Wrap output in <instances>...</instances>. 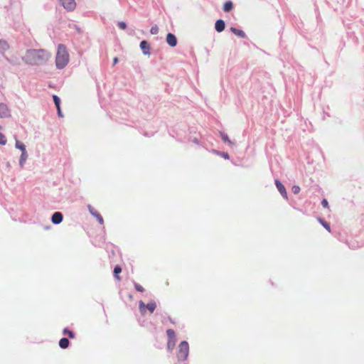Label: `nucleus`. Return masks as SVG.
I'll use <instances>...</instances> for the list:
<instances>
[{
	"label": "nucleus",
	"instance_id": "nucleus-20",
	"mask_svg": "<svg viewBox=\"0 0 364 364\" xmlns=\"http://www.w3.org/2000/svg\"><path fill=\"white\" fill-rule=\"evenodd\" d=\"M233 9V3L231 1H225L223 5V10L225 12H229Z\"/></svg>",
	"mask_w": 364,
	"mask_h": 364
},
{
	"label": "nucleus",
	"instance_id": "nucleus-29",
	"mask_svg": "<svg viewBox=\"0 0 364 364\" xmlns=\"http://www.w3.org/2000/svg\"><path fill=\"white\" fill-rule=\"evenodd\" d=\"M321 205H323V208H327L328 209L329 208V205H328V202L326 198H323L322 200H321Z\"/></svg>",
	"mask_w": 364,
	"mask_h": 364
},
{
	"label": "nucleus",
	"instance_id": "nucleus-7",
	"mask_svg": "<svg viewBox=\"0 0 364 364\" xmlns=\"http://www.w3.org/2000/svg\"><path fill=\"white\" fill-rule=\"evenodd\" d=\"M87 209L90 215L95 218L100 225L104 224L103 218L100 213L97 212V210H95V208L91 205H87Z\"/></svg>",
	"mask_w": 364,
	"mask_h": 364
},
{
	"label": "nucleus",
	"instance_id": "nucleus-30",
	"mask_svg": "<svg viewBox=\"0 0 364 364\" xmlns=\"http://www.w3.org/2000/svg\"><path fill=\"white\" fill-rule=\"evenodd\" d=\"M118 26L122 30H125L127 28V23L124 21L118 22Z\"/></svg>",
	"mask_w": 364,
	"mask_h": 364
},
{
	"label": "nucleus",
	"instance_id": "nucleus-24",
	"mask_svg": "<svg viewBox=\"0 0 364 364\" xmlns=\"http://www.w3.org/2000/svg\"><path fill=\"white\" fill-rule=\"evenodd\" d=\"M63 333L68 335L69 336V338H75L74 332L70 331V330H69L68 328H65L63 330Z\"/></svg>",
	"mask_w": 364,
	"mask_h": 364
},
{
	"label": "nucleus",
	"instance_id": "nucleus-19",
	"mask_svg": "<svg viewBox=\"0 0 364 364\" xmlns=\"http://www.w3.org/2000/svg\"><path fill=\"white\" fill-rule=\"evenodd\" d=\"M69 344L70 341L67 338H62L59 341V346L63 349L67 348L69 346Z\"/></svg>",
	"mask_w": 364,
	"mask_h": 364
},
{
	"label": "nucleus",
	"instance_id": "nucleus-1",
	"mask_svg": "<svg viewBox=\"0 0 364 364\" xmlns=\"http://www.w3.org/2000/svg\"><path fill=\"white\" fill-rule=\"evenodd\" d=\"M50 58V54L44 50H28L23 60L31 65H38L46 63Z\"/></svg>",
	"mask_w": 364,
	"mask_h": 364
},
{
	"label": "nucleus",
	"instance_id": "nucleus-14",
	"mask_svg": "<svg viewBox=\"0 0 364 364\" xmlns=\"http://www.w3.org/2000/svg\"><path fill=\"white\" fill-rule=\"evenodd\" d=\"M225 23L223 19H218L215 24V29L217 32L220 33L225 29Z\"/></svg>",
	"mask_w": 364,
	"mask_h": 364
},
{
	"label": "nucleus",
	"instance_id": "nucleus-5",
	"mask_svg": "<svg viewBox=\"0 0 364 364\" xmlns=\"http://www.w3.org/2000/svg\"><path fill=\"white\" fill-rule=\"evenodd\" d=\"M166 335L168 338L166 347L168 350L172 351L176 346V335L175 331L173 329H167L166 330Z\"/></svg>",
	"mask_w": 364,
	"mask_h": 364
},
{
	"label": "nucleus",
	"instance_id": "nucleus-8",
	"mask_svg": "<svg viewBox=\"0 0 364 364\" xmlns=\"http://www.w3.org/2000/svg\"><path fill=\"white\" fill-rule=\"evenodd\" d=\"M274 182H275L276 187L277 188L280 194L282 196V197L284 198L287 200L288 199L287 192L286 188H285L284 186L283 185V183L279 179H276Z\"/></svg>",
	"mask_w": 364,
	"mask_h": 364
},
{
	"label": "nucleus",
	"instance_id": "nucleus-6",
	"mask_svg": "<svg viewBox=\"0 0 364 364\" xmlns=\"http://www.w3.org/2000/svg\"><path fill=\"white\" fill-rule=\"evenodd\" d=\"M62 6L68 11H73L76 7L75 0H59Z\"/></svg>",
	"mask_w": 364,
	"mask_h": 364
},
{
	"label": "nucleus",
	"instance_id": "nucleus-18",
	"mask_svg": "<svg viewBox=\"0 0 364 364\" xmlns=\"http://www.w3.org/2000/svg\"><path fill=\"white\" fill-rule=\"evenodd\" d=\"M210 152L223 157L224 159L228 160L230 159L229 154L227 152L220 151L216 149H212Z\"/></svg>",
	"mask_w": 364,
	"mask_h": 364
},
{
	"label": "nucleus",
	"instance_id": "nucleus-10",
	"mask_svg": "<svg viewBox=\"0 0 364 364\" xmlns=\"http://www.w3.org/2000/svg\"><path fill=\"white\" fill-rule=\"evenodd\" d=\"M139 47L142 51V53L145 55H149L151 54V47L149 43L146 41H142L140 43Z\"/></svg>",
	"mask_w": 364,
	"mask_h": 364
},
{
	"label": "nucleus",
	"instance_id": "nucleus-35",
	"mask_svg": "<svg viewBox=\"0 0 364 364\" xmlns=\"http://www.w3.org/2000/svg\"><path fill=\"white\" fill-rule=\"evenodd\" d=\"M117 62H118V58H114L113 59V65L117 64Z\"/></svg>",
	"mask_w": 364,
	"mask_h": 364
},
{
	"label": "nucleus",
	"instance_id": "nucleus-28",
	"mask_svg": "<svg viewBox=\"0 0 364 364\" xmlns=\"http://www.w3.org/2000/svg\"><path fill=\"white\" fill-rule=\"evenodd\" d=\"M300 187L299 186L294 185L291 188V191L294 194H297L300 191Z\"/></svg>",
	"mask_w": 364,
	"mask_h": 364
},
{
	"label": "nucleus",
	"instance_id": "nucleus-27",
	"mask_svg": "<svg viewBox=\"0 0 364 364\" xmlns=\"http://www.w3.org/2000/svg\"><path fill=\"white\" fill-rule=\"evenodd\" d=\"M6 141V136L0 132V145H5Z\"/></svg>",
	"mask_w": 364,
	"mask_h": 364
},
{
	"label": "nucleus",
	"instance_id": "nucleus-26",
	"mask_svg": "<svg viewBox=\"0 0 364 364\" xmlns=\"http://www.w3.org/2000/svg\"><path fill=\"white\" fill-rule=\"evenodd\" d=\"M159 32V27L157 26V25H154L153 26L151 29H150V33L152 35H155V34H157Z\"/></svg>",
	"mask_w": 364,
	"mask_h": 364
},
{
	"label": "nucleus",
	"instance_id": "nucleus-4",
	"mask_svg": "<svg viewBox=\"0 0 364 364\" xmlns=\"http://www.w3.org/2000/svg\"><path fill=\"white\" fill-rule=\"evenodd\" d=\"M156 308V303L155 301L151 300L147 304H145L143 301H139V309L142 316L146 314V310L152 314Z\"/></svg>",
	"mask_w": 364,
	"mask_h": 364
},
{
	"label": "nucleus",
	"instance_id": "nucleus-2",
	"mask_svg": "<svg viewBox=\"0 0 364 364\" xmlns=\"http://www.w3.org/2000/svg\"><path fill=\"white\" fill-rule=\"evenodd\" d=\"M70 60L68 50L65 45L59 44L55 56V66L58 69H63L68 64Z\"/></svg>",
	"mask_w": 364,
	"mask_h": 364
},
{
	"label": "nucleus",
	"instance_id": "nucleus-12",
	"mask_svg": "<svg viewBox=\"0 0 364 364\" xmlns=\"http://www.w3.org/2000/svg\"><path fill=\"white\" fill-rule=\"evenodd\" d=\"M166 41L171 47H175L177 45V38L176 36L171 33H168L166 35Z\"/></svg>",
	"mask_w": 364,
	"mask_h": 364
},
{
	"label": "nucleus",
	"instance_id": "nucleus-31",
	"mask_svg": "<svg viewBox=\"0 0 364 364\" xmlns=\"http://www.w3.org/2000/svg\"><path fill=\"white\" fill-rule=\"evenodd\" d=\"M15 141H16V143H15V147H16V149L20 148L21 146H22V145H23V144H24L23 142H21V141H18V140L17 139V138H16V137H15Z\"/></svg>",
	"mask_w": 364,
	"mask_h": 364
},
{
	"label": "nucleus",
	"instance_id": "nucleus-15",
	"mask_svg": "<svg viewBox=\"0 0 364 364\" xmlns=\"http://www.w3.org/2000/svg\"><path fill=\"white\" fill-rule=\"evenodd\" d=\"M230 31L234 34H235L236 36H237L238 37H240L241 38H246V34H245V33L242 29L236 28L235 27H231L230 28Z\"/></svg>",
	"mask_w": 364,
	"mask_h": 364
},
{
	"label": "nucleus",
	"instance_id": "nucleus-11",
	"mask_svg": "<svg viewBox=\"0 0 364 364\" xmlns=\"http://www.w3.org/2000/svg\"><path fill=\"white\" fill-rule=\"evenodd\" d=\"M53 100L54 104H55V105L56 107V109H57L58 116L60 118H63V114L61 109H60V97L58 96H57L56 95H53Z\"/></svg>",
	"mask_w": 364,
	"mask_h": 364
},
{
	"label": "nucleus",
	"instance_id": "nucleus-13",
	"mask_svg": "<svg viewBox=\"0 0 364 364\" xmlns=\"http://www.w3.org/2000/svg\"><path fill=\"white\" fill-rule=\"evenodd\" d=\"M63 220V215L60 212H55L51 217V221L54 225L61 223Z\"/></svg>",
	"mask_w": 364,
	"mask_h": 364
},
{
	"label": "nucleus",
	"instance_id": "nucleus-3",
	"mask_svg": "<svg viewBox=\"0 0 364 364\" xmlns=\"http://www.w3.org/2000/svg\"><path fill=\"white\" fill-rule=\"evenodd\" d=\"M189 344L186 341H183L178 346L176 358L178 362H184L188 360L189 355Z\"/></svg>",
	"mask_w": 364,
	"mask_h": 364
},
{
	"label": "nucleus",
	"instance_id": "nucleus-32",
	"mask_svg": "<svg viewBox=\"0 0 364 364\" xmlns=\"http://www.w3.org/2000/svg\"><path fill=\"white\" fill-rule=\"evenodd\" d=\"M167 319L168 321L171 323L172 324L175 325L176 324V321L174 319H173L170 316H167Z\"/></svg>",
	"mask_w": 364,
	"mask_h": 364
},
{
	"label": "nucleus",
	"instance_id": "nucleus-34",
	"mask_svg": "<svg viewBox=\"0 0 364 364\" xmlns=\"http://www.w3.org/2000/svg\"><path fill=\"white\" fill-rule=\"evenodd\" d=\"M18 149L21 150V153L26 152V146L24 144Z\"/></svg>",
	"mask_w": 364,
	"mask_h": 364
},
{
	"label": "nucleus",
	"instance_id": "nucleus-9",
	"mask_svg": "<svg viewBox=\"0 0 364 364\" xmlns=\"http://www.w3.org/2000/svg\"><path fill=\"white\" fill-rule=\"evenodd\" d=\"M11 117V112L8 106L4 103H0V117L9 118Z\"/></svg>",
	"mask_w": 364,
	"mask_h": 364
},
{
	"label": "nucleus",
	"instance_id": "nucleus-17",
	"mask_svg": "<svg viewBox=\"0 0 364 364\" xmlns=\"http://www.w3.org/2000/svg\"><path fill=\"white\" fill-rule=\"evenodd\" d=\"M220 137L222 139V140L225 142V143H227L229 145H231V146H233L235 144L234 142H232L230 139H229V136L228 135L225 133V132H220Z\"/></svg>",
	"mask_w": 364,
	"mask_h": 364
},
{
	"label": "nucleus",
	"instance_id": "nucleus-23",
	"mask_svg": "<svg viewBox=\"0 0 364 364\" xmlns=\"http://www.w3.org/2000/svg\"><path fill=\"white\" fill-rule=\"evenodd\" d=\"M9 48V46L4 40H0V50L6 51Z\"/></svg>",
	"mask_w": 364,
	"mask_h": 364
},
{
	"label": "nucleus",
	"instance_id": "nucleus-22",
	"mask_svg": "<svg viewBox=\"0 0 364 364\" xmlns=\"http://www.w3.org/2000/svg\"><path fill=\"white\" fill-rule=\"evenodd\" d=\"M121 272H122L121 267L119 265H117L114 269V277L118 281H119L121 279V278L119 276V274L121 273Z\"/></svg>",
	"mask_w": 364,
	"mask_h": 364
},
{
	"label": "nucleus",
	"instance_id": "nucleus-16",
	"mask_svg": "<svg viewBox=\"0 0 364 364\" xmlns=\"http://www.w3.org/2000/svg\"><path fill=\"white\" fill-rule=\"evenodd\" d=\"M28 159V154L27 152H23L21 153L20 158H19V166L21 168H23L24 166V164L26 163V161Z\"/></svg>",
	"mask_w": 364,
	"mask_h": 364
},
{
	"label": "nucleus",
	"instance_id": "nucleus-25",
	"mask_svg": "<svg viewBox=\"0 0 364 364\" xmlns=\"http://www.w3.org/2000/svg\"><path fill=\"white\" fill-rule=\"evenodd\" d=\"M133 284H134V287L135 288V289L139 292H144V289L142 287V286H141L139 284L135 282H133Z\"/></svg>",
	"mask_w": 364,
	"mask_h": 364
},
{
	"label": "nucleus",
	"instance_id": "nucleus-21",
	"mask_svg": "<svg viewBox=\"0 0 364 364\" xmlns=\"http://www.w3.org/2000/svg\"><path fill=\"white\" fill-rule=\"evenodd\" d=\"M318 221L319 222V223L328 232H331V226L329 225V223H328L327 222H326L325 220H323L322 218H318Z\"/></svg>",
	"mask_w": 364,
	"mask_h": 364
},
{
	"label": "nucleus",
	"instance_id": "nucleus-33",
	"mask_svg": "<svg viewBox=\"0 0 364 364\" xmlns=\"http://www.w3.org/2000/svg\"><path fill=\"white\" fill-rule=\"evenodd\" d=\"M192 141L196 144V145H200V143H199V141L198 139L196 138V137H194L193 139H192Z\"/></svg>",
	"mask_w": 364,
	"mask_h": 364
}]
</instances>
